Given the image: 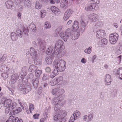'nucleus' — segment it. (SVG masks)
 Segmentation results:
<instances>
[{
  "label": "nucleus",
  "mask_w": 122,
  "mask_h": 122,
  "mask_svg": "<svg viewBox=\"0 0 122 122\" xmlns=\"http://www.w3.org/2000/svg\"><path fill=\"white\" fill-rule=\"evenodd\" d=\"M65 64V62L63 60H55L53 63L54 70L57 71L58 72L64 71L66 68Z\"/></svg>",
  "instance_id": "obj_1"
},
{
  "label": "nucleus",
  "mask_w": 122,
  "mask_h": 122,
  "mask_svg": "<svg viewBox=\"0 0 122 122\" xmlns=\"http://www.w3.org/2000/svg\"><path fill=\"white\" fill-rule=\"evenodd\" d=\"M58 115H55L54 117V119L55 121H57L59 120L60 122V121L62 122L63 120L65 118L67 115V112L65 110H61L58 111Z\"/></svg>",
  "instance_id": "obj_2"
},
{
  "label": "nucleus",
  "mask_w": 122,
  "mask_h": 122,
  "mask_svg": "<svg viewBox=\"0 0 122 122\" xmlns=\"http://www.w3.org/2000/svg\"><path fill=\"white\" fill-rule=\"evenodd\" d=\"M63 42L61 40H59L57 42L55 45L54 54L58 55L59 54H60L62 50L61 48L64 47L63 45Z\"/></svg>",
  "instance_id": "obj_3"
},
{
  "label": "nucleus",
  "mask_w": 122,
  "mask_h": 122,
  "mask_svg": "<svg viewBox=\"0 0 122 122\" xmlns=\"http://www.w3.org/2000/svg\"><path fill=\"white\" fill-rule=\"evenodd\" d=\"M96 2L90 3L85 7V9L86 11H94L98 9V6Z\"/></svg>",
  "instance_id": "obj_4"
},
{
  "label": "nucleus",
  "mask_w": 122,
  "mask_h": 122,
  "mask_svg": "<svg viewBox=\"0 0 122 122\" xmlns=\"http://www.w3.org/2000/svg\"><path fill=\"white\" fill-rule=\"evenodd\" d=\"M118 35L116 33L110 34L109 37L110 42L111 44H115L118 40Z\"/></svg>",
  "instance_id": "obj_5"
},
{
  "label": "nucleus",
  "mask_w": 122,
  "mask_h": 122,
  "mask_svg": "<svg viewBox=\"0 0 122 122\" xmlns=\"http://www.w3.org/2000/svg\"><path fill=\"white\" fill-rule=\"evenodd\" d=\"M88 17L89 20L92 22H95L98 20V15L95 13H92L89 15Z\"/></svg>",
  "instance_id": "obj_6"
},
{
  "label": "nucleus",
  "mask_w": 122,
  "mask_h": 122,
  "mask_svg": "<svg viewBox=\"0 0 122 122\" xmlns=\"http://www.w3.org/2000/svg\"><path fill=\"white\" fill-rule=\"evenodd\" d=\"M50 9L56 15H59L61 13V11L59 9L54 6H51L50 7Z\"/></svg>",
  "instance_id": "obj_7"
},
{
  "label": "nucleus",
  "mask_w": 122,
  "mask_h": 122,
  "mask_svg": "<svg viewBox=\"0 0 122 122\" xmlns=\"http://www.w3.org/2000/svg\"><path fill=\"white\" fill-rule=\"evenodd\" d=\"M16 103L15 102H13L12 105H10V107H6L5 109V112L6 114H8L10 111H12L13 109L15 107Z\"/></svg>",
  "instance_id": "obj_8"
},
{
  "label": "nucleus",
  "mask_w": 122,
  "mask_h": 122,
  "mask_svg": "<svg viewBox=\"0 0 122 122\" xmlns=\"http://www.w3.org/2000/svg\"><path fill=\"white\" fill-rule=\"evenodd\" d=\"M105 34V31L102 30H100L97 31L96 36L98 38H101L103 37Z\"/></svg>",
  "instance_id": "obj_9"
},
{
  "label": "nucleus",
  "mask_w": 122,
  "mask_h": 122,
  "mask_svg": "<svg viewBox=\"0 0 122 122\" xmlns=\"http://www.w3.org/2000/svg\"><path fill=\"white\" fill-rule=\"evenodd\" d=\"M105 84L106 85H110L112 81L111 76L108 74H107L105 76Z\"/></svg>",
  "instance_id": "obj_10"
},
{
  "label": "nucleus",
  "mask_w": 122,
  "mask_h": 122,
  "mask_svg": "<svg viewBox=\"0 0 122 122\" xmlns=\"http://www.w3.org/2000/svg\"><path fill=\"white\" fill-rule=\"evenodd\" d=\"M66 31L62 32L60 33V36L62 39L65 41H67L68 35Z\"/></svg>",
  "instance_id": "obj_11"
},
{
  "label": "nucleus",
  "mask_w": 122,
  "mask_h": 122,
  "mask_svg": "<svg viewBox=\"0 0 122 122\" xmlns=\"http://www.w3.org/2000/svg\"><path fill=\"white\" fill-rule=\"evenodd\" d=\"M28 28L29 30L32 33H35L36 31V26L33 23L30 24Z\"/></svg>",
  "instance_id": "obj_12"
},
{
  "label": "nucleus",
  "mask_w": 122,
  "mask_h": 122,
  "mask_svg": "<svg viewBox=\"0 0 122 122\" xmlns=\"http://www.w3.org/2000/svg\"><path fill=\"white\" fill-rule=\"evenodd\" d=\"M115 73L120 79H122V68H118Z\"/></svg>",
  "instance_id": "obj_13"
},
{
  "label": "nucleus",
  "mask_w": 122,
  "mask_h": 122,
  "mask_svg": "<svg viewBox=\"0 0 122 122\" xmlns=\"http://www.w3.org/2000/svg\"><path fill=\"white\" fill-rule=\"evenodd\" d=\"M30 53L31 56H32V57L36 58V52L33 48L31 47L30 48Z\"/></svg>",
  "instance_id": "obj_14"
},
{
  "label": "nucleus",
  "mask_w": 122,
  "mask_h": 122,
  "mask_svg": "<svg viewBox=\"0 0 122 122\" xmlns=\"http://www.w3.org/2000/svg\"><path fill=\"white\" fill-rule=\"evenodd\" d=\"M93 117V116L91 114H90L88 116V118L87 115H86L83 117V120L84 121H86V122H88L91 121Z\"/></svg>",
  "instance_id": "obj_15"
},
{
  "label": "nucleus",
  "mask_w": 122,
  "mask_h": 122,
  "mask_svg": "<svg viewBox=\"0 0 122 122\" xmlns=\"http://www.w3.org/2000/svg\"><path fill=\"white\" fill-rule=\"evenodd\" d=\"M11 100L10 99H7L5 100L4 103L5 107H10V105H12Z\"/></svg>",
  "instance_id": "obj_16"
},
{
  "label": "nucleus",
  "mask_w": 122,
  "mask_h": 122,
  "mask_svg": "<svg viewBox=\"0 0 122 122\" xmlns=\"http://www.w3.org/2000/svg\"><path fill=\"white\" fill-rule=\"evenodd\" d=\"M59 97H58L57 98H55L53 100L54 101V102L55 104L54 103V104H56L55 107H54V109L56 111H57L59 109L58 108H57V107H58V106H59L57 104L59 102L60 100L58 99L59 98Z\"/></svg>",
  "instance_id": "obj_17"
},
{
  "label": "nucleus",
  "mask_w": 122,
  "mask_h": 122,
  "mask_svg": "<svg viewBox=\"0 0 122 122\" xmlns=\"http://www.w3.org/2000/svg\"><path fill=\"white\" fill-rule=\"evenodd\" d=\"M73 27V30L74 31H76L79 28L78 22L75 21L74 22Z\"/></svg>",
  "instance_id": "obj_18"
},
{
  "label": "nucleus",
  "mask_w": 122,
  "mask_h": 122,
  "mask_svg": "<svg viewBox=\"0 0 122 122\" xmlns=\"http://www.w3.org/2000/svg\"><path fill=\"white\" fill-rule=\"evenodd\" d=\"M27 68L26 67H24L22 69L21 72L20 73V75L22 76H25L27 74Z\"/></svg>",
  "instance_id": "obj_19"
},
{
  "label": "nucleus",
  "mask_w": 122,
  "mask_h": 122,
  "mask_svg": "<svg viewBox=\"0 0 122 122\" xmlns=\"http://www.w3.org/2000/svg\"><path fill=\"white\" fill-rule=\"evenodd\" d=\"M5 4L7 8L9 9L11 8L13 6V2L11 1H8L5 3Z\"/></svg>",
  "instance_id": "obj_20"
},
{
  "label": "nucleus",
  "mask_w": 122,
  "mask_h": 122,
  "mask_svg": "<svg viewBox=\"0 0 122 122\" xmlns=\"http://www.w3.org/2000/svg\"><path fill=\"white\" fill-rule=\"evenodd\" d=\"M37 68V67L35 66L32 65L30 66L28 69V71L30 72H33L34 71L36 70Z\"/></svg>",
  "instance_id": "obj_21"
},
{
  "label": "nucleus",
  "mask_w": 122,
  "mask_h": 122,
  "mask_svg": "<svg viewBox=\"0 0 122 122\" xmlns=\"http://www.w3.org/2000/svg\"><path fill=\"white\" fill-rule=\"evenodd\" d=\"M52 56L51 55L50 56L47 57L46 59V63L48 64H51L53 61V57H52V58H51Z\"/></svg>",
  "instance_id": "obj_22"
},
{
  "label": "nucleus",
  "mask_w": 122,
  "mask_h": 122,
  "mask_svg": "<svg viewBox=\"0 0 122 122\" xmlns=\"http://www.w3.org/2000/svg\"><path fill=\"white\" fill-rule=\"evenodd\" d=\"M79 36V33L75 32L73 33V35H72V36L71 37V38L72 40H75L77 39Z\"/></svg>",
  "instance_id": "obj_23"
},
{
  "label": "nucleus",
  "mask_w": 122,
  "mask_h": 122,
  "mask_svg": "<svg viewBox=\"0 0 122 122\" xmlns=\"http://www.w3.org/2000/svg\"><path fill=\"white\" fill-rule=\"evenodd\" d=\"M32 82L33 83L34 87L36 88L38 86L39 83V80L37 79H36L35 80H33L32 81Z\"/></svg>",
  "instance_id": "obj_24"
},
{
  "label": "nucleus",
  "mask_w": 122,
  "mask_h": 122,
  "mask_svg": "<svg viewBox=\"0 0 122 122\" xmlns=\"http://www.w3.org/2000/svg\"><path fill=\"white\" fill-rule=\"evenodd\" d=\"M67 0H61L60 3V6L62 7H64L68 4Z\"/></svg>",
  "instance_id": "obj_25"
},
{
  "label": "nucleus",
  "mask_w": 122,
  "mask_h": 122,
  "mask_svg": "<svg viewBox=\"0 0 122 122\" xmlns=\"http://www.w3.org/2000/svg\"><path fill=\"white\" fill-rule=\"evenodd\" d=\"M38 41L39 43L40 44L41 47H43L42 49L43 50H44L45 48V43L44 41H41L40 39H38Z\"/></svg>",
  "instance_id": "obj_26"
},
{
  "label": "nucleus",
  "mask_w": 122,
  "mask_h": 122,
  "mask_svg": "<svg viewBox=\"0 0 122 122\" xmlns=\"http://www.w3.org/2000/svg\"><path fill=\"white\" fill-rule=\"evenodd\" d=\"M11 39L13 41H16L17 39L16 34L14 32L11 33Z\"/></svg>",
  "instance_id": "obj_27"
},
{
  "label": "nucleus",
  "mask_w": 122,
  "mask_h": 122,
  "mask_svg": "<svg viewBox=\"0 0 122 122\" xmlns=\"http://www.w3.org/2000/svg\"><path fill=\"white\" fill-rule=\"evenodd\" d=\"M58 74L57 71H56V70H54L51 73L50 76L52 78H53L55 77L56 75H57Z\"/></svg>",
  "instance_id": "obj_28"
},
{
  "label": "nucleus",
  "mask_w": 122,
  "mask_h": 122,
  "mask_svg": "<svg viewBox=\"0 0 122 122\" xmlns=\"http://www.w3.org/2000/svg\"><path fill=\"white\" fill-rule=\"evenodd\" d=\"M29 88V86H27L24 89H23V88H22V89L21 90L19 89V90L20 91H22L23 90V93L24 94H25L27 93L29 91V90L28 89Z\"/></svg>",
  "instance_id": "obj_29"
},
{
  "label": "nucleus",
  "mask_w": 122,
  "mask_h": 122,
  "mask_svg": "<svg viewBox=\"0 0 122 122\" xmlns=\"http://www.w3.org/2000/svg\"><path fill=\"white\" fill-rule=\"evenodd\" d=\"M42 71L41 70H36L35 73V75L36 77H40L41 74L42 73Z\"/></svg>",
  "instance_id": "obj_30"
},
{
  "label": "nucleus",
  "mask_w": 122,
  "mask_h": 122,
  "mask_svg": "<svg viewBox=\"0 0 122 122\" xmlns=\"http://www.w3.org/2000/svg\"><path fill=\"white\" fill-rule=\"evenodd\" d=\"M101 45H106L107 43V41L106 38L102 39L101 41Z\"/></svg>",
  "instance_id": "obj_31"
},
{
  "label": "nucleus",
  "mask_w": 122,
  "mask_h": 122,
  "mask_svg": "<svg viewBox=\"0 0 122 122\" xmlns=\"http://www.w3.org/2000/svg\"><path fill=\"white\" fill-rule=\"evenodd\" d=\"M92 47H90L88 48H86L84 50V52L85 53L88 54H90L92 51Z\"/></svg>",
  "instance_id": "obj_32"
},
{
  "label": "nucleus",
  "mask_w": 122,
  "mask_h": 122,
  "mask_svg": "<svg viewBox=\"0 0 122 122\" xmlns=\"http://www.w3.org/2000/svg\"><path fill=\"white\" fill-rule=\"evenodd\" d=\"M73 12V11L72 10L69 9H67L65 13H67V15L70 16L72 14Z\"/></svg>",
  "instance_id": "obj_33"
},
{
  "label": "nucleus",
  "mask_w": 122,
  "mask_h": 122,
  "mask_svg": "<svg viewBox=\"0 0 122 122\" xmlns=\"http://www.w3.org/2000/svg\"><path fill=\"white\" fill-rule=\"evenodd\" d=\"M42 6L41 4H40L39 2H36L35 6L36 8L37 9H41Z\"/></svg>",
  "instance_id": "obj_34"
},
{
  "label": "nucleus",
  "mask_w": 122,
  "mask_h": 122,
  "mask_svg": "<svg viewBox=\"0 0 122 122\" xmlns=\"http://www.w3.org/2000/svg\"><path fill=\"white\" fill-rule=\"evenodd\" d=\"M81 27L82 28V29H83V28H84V29L85 27H86V26L87 23L86 22H85L83 20H81Z\"/></svg>",
  "instance_id": "obj_35"
},
{
  "label": "nucleus",
  "mask_w": 122,
  "mask_h": 122,
  "mask_svg": "<svg viewBox=\"0 0 122 122\" xmlns=\"http://www.w3.org/2000/svg\"><path fill=\"white\" fill-rule=\"evenodd\" d=\"M23 31L24 33V36L26 37L28 36L29 31L27 29L24 28L23 29Z\"/></svg>",
  "instance_id": "obj_36"
},
{
  "label": "nucleus",
  "mask_w": 122,
  "mask_h": 122,
  "mask_svg": "<svg viewBox=\"0 0 122 122\" xmlns=\"http://www.w3.org/2000/svg\"><path fill=\"white\" fill-rule=\"evenodd\" d=\"M53 50L52 48L50 47L48 48L46 52V54L48 55H50L52 53Z\"/></svg>",
  "instance_id": "obj_37"
},
{
  "label": "nucleus",
  "mask_w": 122,
  "mask_h": 122,
  "mask_svg": "<svg viewBox=\"0 0 122 122\" xmlns=\"http://www.w3.org/2000/svg\"><path fill=\"white\" fill-rule=\"evenodd\" d=\"M16 32L17 34L20 37H22L23 35V33L21 31L20 29H17L16 30Z\"/></svg>",
  "instance_id": "obj_38"
},
{
  "label": "nucleus",
  "mask_w": 122,
  "mask_h": 122,
  "mask_svg": "<svg viewBox=\"0 0 122 122\" xmlns=\"http://www.w3.org/2000/svg\"><path fill=\"white\" fill-rule=\"evenodd\" d=\"M45 27L46 29H49L51 27L50 23L48 22H46L45 23Z\"/></svg>",
  "instance_id": "obj_39"
},
{
  "label": "nucleus",
  "mask_w": 122,
  "mask_h": 122,
  "mask_svg": "<svg viewBox=\"0 0 122 122\" xmlns=\"http://www.w3.org/2000/svg\"><path fill=\"white\" fill-rule=\"evenodd\" d=\"M34 108V105L31 103H30L29 104V109L30 112L31 113V111H33Z\"/></svg>",
  "instance_id": "obj_40"
},
{
  "label": "nucleus",
  "mask_w": 122,
  "mask_h": 122,
  "mask_svg": "<svg viewBox=\"0 0 122 122\" xmlns=\"http://www.w3.org/2000/svg\"><path fill=\"white\" fill-rule=\"evenodd\" d=\"M76 119L77 118L75 117V116H74V114H73L70 117L69 122H73L74 120Z\"/></svg>",
  "instance_id": "obj_41"
},
{
  "label": "nucleus",
  "mask_w": 122,
  "mask_h": 122,
  "mask_svg": "<svg viewBox=\"0 0 122 122\" xmlns=\"http://www.w3.org/2000/svg\"><path fill=\"white\" fill-rule=\"evenodd\" d=\"M57 84V83L55 78L53 80L51 81L50 83V84L52 86H54Z\"/></svg>",
  "instance_id": "obj_42"
},
{
  "label": "nucleus",
  "mask_w": 122,
  "mask_h": 122,
  "mask_svg": "<svg viewBox=\"0 0 122 122\" xmlns=\"http://www.w3.org/2000/svg\"><path fill=\"white\" fill-rule=\"evenodd\" d=\"M55 79H56L57 83H58L61 81H62L63 80V78L61 76L57 78H55Z\"/></svg>",
  "instance_id": "obj_43"
},
{
  "label": "nucleus",
  "mask_w": 122,
  "mask_h": 122,
  "mask_svg": "<svg viewBox=\"0 0 122 122\" xmlns=\"http://www.w3.org/2000/svg\"><path fill=\"white\" fill-rule=\"evenodd\" d=\"M22 109L21 108L19 107L17 108L14 111V114H17L19 113L20 112H21Z\"/></svg>",
  "instance_id": "obj_44"
},
{
  "label": "nucleus",
  "mask_w": 122,
  "mask_h": 122,
  "mask_svg": "<svg viewBox=\"0 0 122 122\" xmlns=\"http://www.w3.org/2000/svg\"><path fill=\"white\" fill-rule=\"evenodd\" d=\"M41 17L43 18L46 15V11L44 10H42L41 11Z\"/></svg>",
  "instance_id": "obj_45"
},
{
  "label": "nucleus",
  "mask_w": 122,
  "mask_h": 122,
  "mask_svg": "<svg viewBox=\"0 0 122 122\" xmlns=\"http://www.w3.org/2000/svg\"><path fill=\"white\" fill-rule=\"evenodd\" d=\"M73 114H74V116H75V117L77 118V117L80 116L81 114L79 111H76L74 112Z\"/></svg>",
  "instance_id": "obj_46"
},
{
  "label": "nucleus",
  "mask_w": 122,
  "mask_h": 122,
  "mask_svg": "<svg viewBox=\"0 0 122 122\" xmlns=\"http://www.w3.org/2000/svg\"><path fill=\"white\" fill-rule=\"evenodd\" d=\"M45 2H49L51 4H54L56 2V0H44V1Z\"/></svg>",
  "instance_id": "obj_47"
},
{
  "label": "nucleus",
  "mask_w": 122,
  "mask_h": 122,
  "mask_svg": "<svg viewBox=\"0 0 122 122\" xmlns=\"http://www.w3.org/2000/svg\"><path fill=\"white\" fill-rule=\"evenodd\" d=\"M70 17V16L67 15V13H66L65 12L63 18L66 21Z\"/></svg>",
  "instance_id": "obj_48"
},
{
  "label": "nucleus",
  "mask_w": 122,
  "mask_h": 122,
  "mask_svg": "<svg viewBox=\"0 0 122 122\" xmlns=\"http://www.w3.org/2000/svg\"><path fill=\"white\" fill-rule=\"evenodd\" d=\"M58 89H53L52 91V93L53 95H56L58 94Z\"/></svg>",
  "instance_id": "obj_49"
},
{
  "label": "nucleus",
  "mask_w": 122,
  "mask_h": 122,
  "mask_svg": "<svg viewBox=\"0 0 122 122\" xmlns=\"http://www.w3.org/2000/svg\"><path fill=\"white\" fill-rule=\"evenodd\" d=\"M58 95H61L64 92V90L63 89H58Z\"/></svg>",
  "instance_id": "obj_50"
},
{
  "label": "nucleus",
  "mask_w": 122,
  "mask_h": 122,
  "mask_svg": "<svg viewBox=\"0 0 122 122\" xmlns=\"http://www.w3.org/2000/svg\"><path fill=\"white\" fill-rule=\"evenodd\" d=\"M63 26H59L56 29V32L58 33L62 29Z\"/></svg>",
  "instance_id": "obj_51"
},
{
  "label": "nucleus",
  "mask_w": 122,
  "mask_h": 122,
  "mask_svg": "<svg viewBox=\"0 0 122 122\" xmlns=\"http://www.w3.org/2000/svg\"><path fill=\"white\" fill-rule=\"evenodd\" d=\"M13 116H10L9 119L8 120H7L6 122H14V119Z\"/></svg>",
  "instance_id": "obj_52"
},
{
  "label": "nucleus",
  "mask_w": 122,
  "mask_h": 122,
  "mask_svg": "<svg viewBox=\"0 0 122 122\" xmlns=\"http://www.w3.org/2000/svg\"><path fill=\"white\" fill-rule=\"evenodd\" d=\"M6 67V66L5 65L0 66V71H2L5 69Z\"/></svg>",
  "instance_id": "obj_53"
},
{
  "label": "nucleus",
  "mask_w": 122,
  "mask_h": 122,
  "mask_svg": "<svg viewBox=\"0 0 122 122\" xmlns=\"http://www.w3.org/2000/svg\"><path fill=\"white\" fill-rule=\"evenodd\" d=\"M101 23L102 22L101 21H98L96 23L95 25L98 27L99 26H101Z\"/></svg>",
  "instance_id": "obj_54"
},
{
  "label": "nucleus",
  "mask_w": 122,
  "mask_h": 122,
  "mask_svg": "<svg viewBox=\"0 0 122 122\" xmlns=\"http://www.w3.org/2000/svg\"><path fill=\"white\" fill-rule=\"evenodd\" d=\"M39 114H36L33 116V117L34 119H38L39 118Z\"/></svg>",
  "instance_id": "obj_55"
},
{
  "label": "nucleus",
  "mask_w": 122,
  "mask_h": 122,
  "mask_svg": "<svg viewBox=\"0 0 122 122\" xmlns=\"http://www.w3.org/2000/svg\"><path fill=\"white\" fill-rule=\"evenodd\" d=\"M30 2L29 0H25L24 3V4L25 5L26 4L27 5H28V4H30Z\"/></svg>",
  "instance_id": "obj_56"
},
{
  "label": "nucleus",
  "mask_w": 122,
  "mask_h": 122,
  "mask_svg": "<svg viewBox=\"0 0 122 122\" xmlns=\"http://www.w3.org/2000/svg\"><path fill=\"white\" fill-rule=\"evenodd\" d=\"M122 56L120 55L118 57H117V60L118 61V62L119 64H120L121 62Z\"/></svg>",
  "instance_id": "obj_57"
},
{
  "label": "nucleus",
  "mask_w": 122,
  "mask_h": 122,
  "mask_svg": "<svg viewBox=\"0 0 122 122\" xmlns=\"http://www.w3.org/2000/svg\"><path fill=\"white\" fill-rule=\"evenodd\" d=\"M45 71L46 72H49L51 71V69L50 67H47L46 68Z\"/></svg>",
  "instance_id": "obj_58"
},
{
  "label": "nucleus",
  "mask_w": 122,
  "mask_h": 122,
  "mask_svg": "<svg viewBox=\"0 0 122 122\" xmlns=\"http://www.w3.org/2000/svg\"><path fill=\"white\" fill-rule=\"evenodd\" d=\"M47 75H44L43 77L42 78V80L43 81H45L47 80Z\"/></svg>",
  "instance_id": "obj_59"
},
{
  "label": "nucleus",
  "mask_w": 122,
  "mask_h": 122,
  "mask_svg": "<svg viewBox=\"0 0 122 122\" xmlns=\"http://www.w3.org/2000/svg\"><path fill=\"white\" fill-rule=\"evenodd\" d=\"M15 122H21V120L19 119V118L17 117H16L15 119Z\"/></svg>",
  "instance_id": "obj_60"
},
{
  "label": "nucleus",
  "mask_w": 122,
  "mask_h": 122,
  "mask_svg": "<svg viewBox=\"0 0 122 122\" xmlns=\"http://www.w3.org/2000/svg\"><path fill=\"white\" fill-rule=\"evenodd\" d=\"M86 59L84 58L82 59L81 60V62L83 63H85L86 62Z\"/></svg>",
  "instance_id": "obj_61"
},
{
  "label": "nucleus",
  "mask_w": 122,
  "mask_h": 122,
  "mask_svg": "<svg viewBox=\"0 0 122 122\" xmlns=\"http://www.w3.org/2000/svg\"><path fill=\"white\" fill-rule=\"evenodd\" d=\"M91 1L96 3L97 4H99L100 3L99 0H91Z\"/></svg>",
  "instance_id": "obj_62"
},
{
  "label": "nucleus",
  "mask_w": 122,
  "mask_h": 122,
  "mask_svg": "<svg viewBox=\"0 0 122 122\" xmlns=\"http://www.w3.org/2000/svg\"><path fill=\"white\" fill-rule=\"evenodd\" d=\"M33 76V74L30 73L29 74V77L31 79Z\"/></svg>",
  "instance_id": "obj_63"
},
{
  "label": "nucleus",
  "mask_w": 122,
  "mask_h": 122,
  "mask_svg": "<svg viewBox=\"0 0 122 122\" xmlns=\"http://www.w3.org/2000/svg\"><path fill=\"white\" fill-rule=\"evenodd\" d=\"M71 22L72 20H69L68 21V22L66 24V25H69V24L71 23Z\"/></svg>",
  "instance_id": "obj_64"
}]
</instances>
